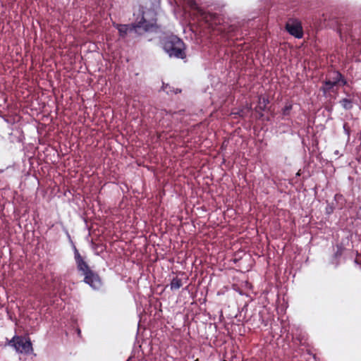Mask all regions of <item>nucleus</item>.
Returning a JSON list of instances; mask_svg holds the SVG:
<instances>
[{
  "label": "nucleus",
  "instance_id": "obj_8",
  "mask_svg": "<svg viewBox=\"0 0 361 361\" xmlns=\"http://www.w3.org/2000/svg\"><path fill=\"white\" fill-rule=\"evenodd\" d=\"M183 286L182 280L178 277L173 278L170 283L171 290L179 289Z\"/></svg>",
  "mask_w": 361,
  "mask_h": 361
},
{
  "label": "nucleus",
  "instance_id": "obj_15",
  "mask_svg": "<svg viewBox=\"0 0 361 361\" xmlns=\"http://www.w3.org/2000/svg\"><path fill=\"white\" fill-rule=\"evenodd\" d=\"M334 199L336 202L344 201V197H343V195H341L340 193L336 194L334 196Z\"/></svg>",
  "mask_w": 361,
  "mask_h": 361
},
{
  "label": "nucleus",
  "instance_id": "obj_4",
  "mask_svg": "<svg viewBox=\"0 0 361 361\" xmlns=\"http://www.w3.org/2000/svg\"><path fill=\"white\" fill-rule=\"evenodd\" d=\"M287 32L298 39L303 37V30L301 23L296 19H290L286 24Z\"/></svg>",
  "mask_w": 361,
  "mask_h": 361
},
{
  "label": "nucleus",
  "instance_id": "obj_10",
  "mask_svg": "<svg viewBox=\"0 0 361 361\" xmlns=\"http://www.w3.org/2000/svg\"><path fill=\"white\" fill-rule=\"evenodd\" d=\"M341 106L346 110L351 109L353 107V102L350 99L344 98L340 101Z\"/></svg>",
  "mask_w": 361,
  "mask_h": 361
},
{
  "label": "nucleus",
  "instance_id": "obj_19",
  "mask_svg": "<svg viewBox=\"0 0 361 361\" xmlns=\"http://www.w3.org/2000/svg\"><path fill=\"white\" fill-rule=\"evenodd\" d=\"M300 174H301V173H300V170H299V171H298V173H296V176H300Z\"/></svg>",
  "mask_w": 361,
  "mask_h": 361
},
{
  "label": "nucleus",
  "instance_id": "obj_21",
  "mask_svg": "<svg viewBox=\"0 0 361 361\" xmlns=\"http://www.w3.org/2000/svg\"><path fill=\"white\" fill-rule=\"evenodd\" d=\"M195 361H200L199 359H196Z\"/></svg>",
  "mask_w": 361,
  "mask_h": 361
},
{
  "label": "nucleus",
  "instance_id": "obj_13",
  "mask_svg": "<svg viewBox=\"0 0 361 361\" xmlns=\"http://www.w3.org/2000/svg\"><path fill=\"white\" fill-rule=\"evenodd\" d=\"M293 108V105L289 104H286L285 106V107L283 109V114L284 116H287L289 114L290 110L292 109Z\"/></svg>",
  "mask_w": 361,
  "mask_h": 361
},
{
  "label": "nucleus",
  "instance_id": "obj_5",
  "mask_svg": "<svg viewBox=\"0 0 361 361\" xmlns=\"http://www.w3.org/2000/svg\"><path fill=\"white\" fill-rule=\"evenodd\" d=\"M74 258L77 265V269L79 271H81L82 274L92 270L87 263L84 260L82 257L79 253L78 249L74 246Z\"/></svg>",
  "mask_w": 361,
  "mask_h": 361
},
{
  "label": "nucleus",
  "instance_id": "obj_3",
  "mask_svg": "<svg viewBox=\"0 0 361 361\" xmlns=\"http://www.w3.org/2000/svg\"><path fill=\"white\" fill-rule=\"evenodd\" d=\"M9 345L13 346L16 351L20 353H30L32 351V343L29 338L16 336L9 341Z\"/></svg>",
  "mask_w": 361,
  "mask_h": 361
},
{
  "label": "nucleus",
  "instance_id": "obj_1",
  "mask_svg": "<svg viewBox=\"0 0 361 361\" xmlns=\"http://www.w3.org/2000/svg\"><path fill=\"white\" fill-rule=\"evenodd\" d=\"M114 27H116L119 34V37L125 38L128 32L141 28L145 31L152 30L157 27L156 13L154 11L148 10L143 12L142 17L140 21L135 24L125 25L114 23Z\"/></svg>",
  "mask_w": 361,
  "mask_h": 361
},
{
  "label": "nucleus",
  "instance_id": "obj_22",
  "mask_svg": "<svg viewBox=\"0 0 361 361\" xmlns=\"http://www.w3.org/2000/svg\"><path fill=\"white\" fill-rule=\"evenodd\" d=\"M224 361H226V360H224Z\"/></svg>",
  "mask_w": 361,
  "mask_h": 361
},
{
  "label": "nucleus",
  "instance_id": "obj_11",
  "mask_svg": "<svg viewBox=\"0 0 361 361\" xmlns=\"http://www.w3.org/2000/svg\"><path fill=\"white\" fill-rule=\"evenodd\" d=\"M325 87L323 88L324 92H329L331 90L336 86V82H333L332 80H326L324 82Z\"/></svg>",
  "mask_w": 361,
  "mask_h": 361
},
{
  "label": "nucleus",
  "instance_id": "obj_7",
  "mask_svg": "<svg viewBox=\"0 0 361 361\" xmlns=\"http://www.w3.org/2000/svg\"><path fill=\"white\" fill-rule=\"evenodd\" d=\"M85 276L84 282L89 284L94 288H97L101 284L99 276L92 270L89 271L83 274Z\"/></svg>",
  "mask_w": 361,
  "mask_h": 361
},
{
  "label": "nucleus",
  "instance_id": "obj_16",
  "mask_svg": "<svg viewBox=\"0 0 361 361\" xmlns=\"http://www.w3.org/2000/svg\"><path fill=\"white\" fill-rule=\"evenodd\" d=\"M346 84H347V81L345 80V79L343 76V80H341V82H340L339 85H345Z\"/></svg>",
  "mask_w": 361,
  "mask_h": 361
},
{
  "label": "nucleus",
  "instance_id": "obj_6",
  "mask_svg": "<svg viewBox=\"0 0 361 361\" xmlns=\"http://www.w3.org/2000/svg\"><path fill=\"white\" fill-rule=\"evenodd\" d=\"M200 17L209 27L215 29L214 25L219 23V18L216 13H207L200 11Z\"/></svg>",
  "mask_w": 361,
  "mask_h": 361
},
{
  "label": "nucleus",
  "instance_id": "obj_14",
  "mask_svg": "<svg viewBox=\"0 0 361 361\" xmlns=\"http://www.w3.org/2000/svg\"><path fill=\"white\" fill-rule=\"evenodd\" d=\"M343 248L342 247V246L338 245L337 250L335 252V257H338L341 256L343 254Z\"/></svg>",
  "mask_w": 361,
  "mask_h": 361
},
{
  "label": "nucleus",
  "instance_id": "obj_17",
  "mask_svg": "<svg viewBox=\"0 0 361 361\" xmlns=\"http://www.w3.org/2000/svg\"><path fill=\"white\" fill-rule=\"evenodd\" d=\"M232 114H236V115H238L240 116H242L241 111H239V112H237V113L233 112Z\"/></svg>",
  "mask_w": 361,
  "mask_h": 361
},
{
  "label": "nucleus",
  "instance_id": "obj_18",
  "mask_svg": "<svg viewBox=\"0 0 361 361\" xmlns=\"http://www.w3.org/2000/svg\"><path fill=\"white\" fill-rule=\"evenodd\" d=\"M328 209V212L330 213V212H333V208L332 207H330Z\"/></svg>",
  "mask_w": 361,
  "mask_h": 361
},
{
  "label": "nucleus",
  "instance_id": "obj_9",
  "mask_svg": "<svg viewBox=\"0 0 361 361\" xmlns=\"http://www.w3.org/2000/svg\"><path fill=\"white\" fill-rule=\"evenodd\" d=\"M237 29H238V27L235 25H229L226 29L224 28V30L226 32V35H228V38H231L235 35L234 33Z\"/></svg>",
  "mask_w": 361,
  "mask_h": 361
},
{
  "label": "nucleus",
  "instance_id": "obj_20",
  "mask_svg": "<svg viewBox=\"0 0 361 361\" xmlns=\"http://www.w3.org/2000/svg\"><path fill=\"white\" fill-rule=\"evenodd\" d=\"M4 171V170H0V173H2Z\"/></svg>",
  "mask_w": 361,
  "mask_h": 361
},
{
  "label": "nucleus",
  "instance_id": "obj_2",
  "mask_svg": "<svg viewBox=\"0 0 361 361\" xmlns=\"http://www.w3.org/2000/svg\"><path fill=\"white\" fill-rule=\"evenodd\" d=\"M161 44L164 50L170 57L184 59L186 58L185 45L176 35H170L161 39Z\"/></svg>",
  "mask_w": 361,
  "mask_h": 361
},
{
  "label": "nucleus",
  "instance_id": "obj_12",
  "mask_svg": "<svg viewBox=\"0 0 361 361\" xmlns=\"http://www.w3.org/2000/svg\"><path fill=\"white\" fill-rule=\"evenodd\" d=\"M332 79V81L336 82V85H338L340 84L341 80H343V75L340 72L336 71Z\"/></svg>",
  "mask_w": 361,
  "mask_h": 361
}]
</instances>
